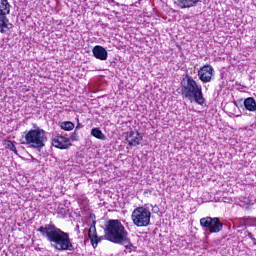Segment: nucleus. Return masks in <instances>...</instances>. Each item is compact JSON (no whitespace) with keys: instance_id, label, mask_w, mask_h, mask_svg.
<instances>
[{"instance_id":"1","label":"nucleus","mask_w":256,"mask_h":256,"mask_svg":"<svg viewBox=\"0 0 256 256\" xmlns=\"http://www.w3.org/2000/svg\"><path fill=\"white\" fill-rule=\"evenodd\" d=\"M37 231L56 251H75V246L69 233L61 230L55 224H46L38 228Z\"/></svg>"},{"instance_id":"12","label":"nucleus","mask_w":256,"mask_h":256,"mask_svg":"<svg viewBox=\"0 0 256 256\" xmlns=\"http://www.w3.org/2000/svg\"><path fill=\"white\" fill-rule=\"evenodd\" d=\"M200 0H178V7L180 9H191V7H196Z\"/></svg>"},{"instance_id":"8","label":"nucleus","mask_w":256,"mask_h":256,"mask_svg":"<svg viewBox=\"0 0 256 256\" xmlns=\"http://www.w3.org/2000/svg\"><path fill=\"white\" fill-rule=\"evenodd\" d=\"M213 66L205 65L198 71V77L202 83H211V79H213Z\"/></svg>"},{"instance_id":"18","label":"nucleus","mask_w":256,"mask_h":256,"mask_svg":"<svg viewBox=\"0 0 256 256\" xmlns=\"http://www.w3.org/2000/svg\"><path fill=\"white\" fill-rule=\"evenodd\" d=\"M6 147H7V149H9L10 151H13V153H15L17 155V147H15V144H13V142H11V140L6 141Z\"/></svg>"},{"instance_id":"7","label":"nucleus","mask_w":256,"mask_h":256,"mask_svg":"<svg viewBox=\"0 0 256 256\" xmlns=\"http://www.w3.org/2000/svg\"><path fill=\"white\" fill-rule=\"evenodd\" d=\"M200 225L203 227L204 231L208 233H219L223 231V223L219 218H211L209 216L200 219Z\"/></svg>"},{"instance_id":"16","label":"nucleus","mask_w":256,"mask_h":256,"mask_svg":"<svg viewBox=\"0 0 256 256\" xmlns=\"http://www.w3.org/2000/svg\"><path fill=\"white\" fill-rule=\"evenodd\" d=\"M95 221H93L92 225L89 228L88 231V237L91 241V243H93V241H97V228L95 227Z\"/></svg>"},{"instance_id":"2","label":"nucleus","mask_w":256,"mask_h":256,"mask_svg":"<svg viewBox=\"0 0 256 256\" xmlns=\"http://www.w3.org/2000/svg\"><path fill=\"white\" fill-rule=\"evenodd\" d=\"M181 93L184 99H188L190 103L197 105H205V97H203V86L197 83L193 77L186 75L181 80Z\"/></svg>"},{"instance_id":"15","label":"nucleus","mask_w":256,"mask_h":256,"mask_svg":"<svg viewBox=\"0 0 256 256\" xmlns=\"http://www.w3.org/2000/svg\"><path fill=\"white\" fill-rule=\"evenodd\" d=\"M90 134L92 137H95V139H99L100 141H105L107 139V136L101 131L99 128H92Z\"/></svg>"},{"instance_id":"4","label":"nucleus","mask_w":256,"mask_h":256,"mask_svg":"<svg viewBox=\"0 0 256 256\" xmlns=\"http://www.w3.org/2000/svg\"><path fill=\"white\" fill-rule=\"evenodd\" d=\"M25 145H29L32 149H37L41 151L47 143V136L45 135V130L41 128L31 129L25 135Z\"/></svg>"},{"instance_id":"9","label":"nucleus","mask_w":256,"mask_h":256,"mask_svg":"<svg viewBox=\"0 0 256 256\" xmlns=\"http://www.w3.org/2000/svg\"><path fill=\"white\" fill-rule=\"evenodd\" d=\"M126 141L130 145V147H137L138 145H141V142L143 141V136L138 131L131 130L127 134Z\"/></svg>"},{"instance_id":"20","label":"nucleus","mask_w":256,"mask_h":256,"mask_svg":"<svg viewBox=\"0 0 256 256\" xmlns=\"http://www.w3.org/2000/svg\"><path fill=\"white\" fill-rule=\"evenodd\" d=\"M105 239V236H97L96 240H93L92 246L93 247H97V245H99V243H101V241H103Z\"/></svg>"},{"instance_id":"22","label":"nucleus","mask_w":256,"mask_h":256,"mask_svg":"<svg viewBox=\"0 0 256 256\" xmlns=\"http://www.w3.org/2000/svg\"><path fill=\"white\" fill-rule=\"evenodd\" d=\"M79 129H83V124L79 122V118H77V125L75 127V131H79Z\"/></svg>"},{"instance_id":"23","label":"nucleus","mask_w":256,"mask_h":256,"mask_svg":"<svg viewBox=\"0 0 256 256\" xmlns=\"http://www.w3.org/2000/svg\"><path fill=\"white\" fill-rule=\"evenodd\" d=\"M65 213H66L65 209L61 208L58 212V215H61V217H65Z\"/></svg>"},{"instance_id":"21","label":"nucleus","mask_w":256,"mask_h":256,"mask_svg":"<svg viewBox=\"0 0 256 256\" xmlns=\"http://www.w3.org/2000/svg\"><path fill=\"white\" fill-rule=\"evenodd\" d=\"M71 141H79V135H77V130H74L72 135L70 136Z\"/></svg>"},{"instance_id":"6","label":"nucleus","mask_w":256,"mask_h":256,"mask_svg":"<svg viewBox=\"0 0 256 256\" xmlns=\"http://www.w3.org/2000/svg\"><path fill=\"white\" fill-rule=\"evenodd\" d=\"M9 13H11V4H9V1L0 0V33H7L11 27L9 19H7Z\"/></svg>"},{"instance_id":"19","label":"nucleus","mask_w":256,"mask_h":256,"mask_svg":"<svg viewBox=\"0 0 256 256\" xmlns=\"http://www.w3.org/2000/svg\"><path fill=\"white\" fill-rule=\"evenodd\" d=\"M243 223H245L246 225H249V223H256V218L253 217H243L242 218Z\"/></svg>"},{"instance_id":"14","label":"nucleus","mask_w":256,"mask_h":256,"mask_svg":"<svg viewBox=\"0 0 256 256\" xmlns=\"http://www.w3.org/2000/svg\"><path fill=\"white\" fill-rule=\"evenodd\" d=\"M244 108L246 111L255 112L256 111V101L253 97H248L244 100Z\"/></svg>"},{"instance_id":"17","label":"nucleus","mask_w":256,"mask_h":256,"mask_svg":"<svg viewBox=\"0 0 256 256\" xmlns=\"http://www.w3.org/2000/svg\"><path fill=\"white\" fill-rule=\"evenodd\" d=\"M60 129H63V131H73L75 124L71 121H63L60 123Z\"/></svg>"},{"instance_id":"10","label":"nucleus","mask_w":256,"mask_h":256,"mask_svg":"<svg viewBox=\"0 0 256 256\" xmlns=\"http://www.w3.org/2000/svg\"><path fill=\"white\" fill-rule=\"evenodd\" d=\"M52 145L57 149H69L71 147V140L65 138V136H56L52 140Z\"/></svg>"},{"instance_id":"24","label":"nucleus","mask_w":256,"mask_h":256,"mask_svg":"<svg viewBox=\"0 0 256 256\" xmlns=\"http://www.w3.org/2000/svg\"><path fill=\"white\" fill-rule=\"evenodd\" d=\"M248 237H249V239H251V240H252V238H254L253 233L248 232Z\"/></svg>"},{"instance_id":"25","label":"nucleus","mask_w":256,"mask_h":256,"mask_svg":"<svg viewBox=\"0 0 256 256\" xmlns=\"http://www.w3.org/2000/svg\"><path fill=\"white\" fill-rule=\"evenodd\" d=\"M251 241H253V245H256V238L254 237V238H252V240Z\"/></svg>"},{"instance_id":"5","label":"nucleus","mask_w":256,"mask_h":256,"mask_svg":"<svg viewBox=\"0 0 256 256\" xmlns=\"http://www.w3.org/2000/svg\"><path fill=\"white\" fill-rule=\"evenodd\" d=\"M131 219L136 227H149L151 224V211L145 207L133 210Z\"/></svg>"},{"instance_id":"3","label":"nucleus","mask_w":256,"mask_h":256,"mask_svg":"<svg viewBox=\"0 0 256 256\" xmlns=\"http://www.w3.org/2000/svg\"><path fill=\"white\" fill-rule=\"evenodd\" d=\"M127 235H129V232L119 220L110 219L105 223L104 237L106 241H110V243H115L117 245L120 241H125Z\"/></svg>"},{"instance_id":"13","label":"nucleus","mask_w":256,"mask_h":256,"mask_svg":"<svg viewBox=\"0 0 256 256\" xmlns=\"http://www.w3.org/2000/svg\"><path fill=\"white\" fill-rule=\"evenodd\" d=\"M116 245H124L125 249L131 253V251H137V247L131 242L129 235L126 236L125 240H121Z\"/></svg>"},{"instance_id":"11","label":"nucleus","mask_w":256,"mask_h":256,"mask_svg":"<svg viewBox=\"0 0 256 256\" xmlns=\"http://www.w3.org/2000/svg\"><path fill=\"white\" fill-rule=\"evenodd\" d=\"M92 53L96 59H99L100 61H107L108 53L103 46H95L92 49Z\"/></svg>"}]
</instances>
